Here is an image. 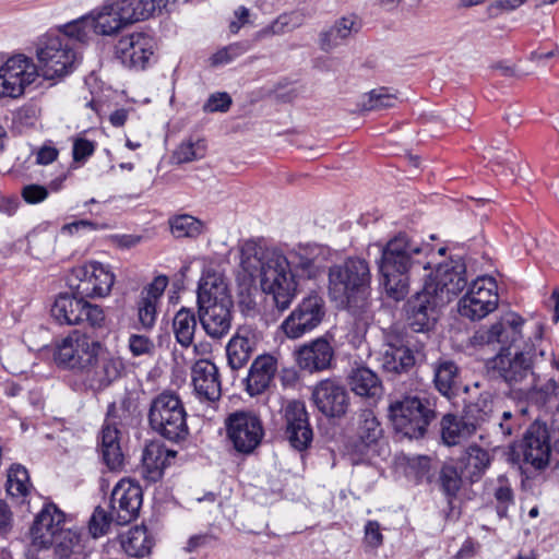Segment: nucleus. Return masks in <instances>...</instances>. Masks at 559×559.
<instances>
[{
	"label": "nucleus",
	"mask_w": 559,
	"mask_h": 559,
	"mask_svg": "<svg viewBox=\"0 0 559 559\" xmlns=\"http://www.w3.org/2000/svg\"><path fill=\"white\" fill-rule=\"evenodd\" d=\"M49 195L46 187L40 185H27L22 190V197L28 204H37L45 201Z\"/></svg>",
	"instance_id": "nucleus-64"
},
{
	"label": "nucleus",
	"mask_w": 559,
	"mask_h": 559,
	"mask_svg": "<svg viewBox=\"0 0 559 559\" xmlns=\"http://www.w3.org/2000/svg\"><path fill=\"white\" fill-rule=\"evenodd\" d=\"M147 417L150 427L169 441L179 442L189 433L186 408L175 393L163 392L153 399Z\"/></svg>",
	"instance_id": "nucleus-5"
},
{
	"label": "nucleus",
	"mask_w": 559,
	"mask_h": 559,
	"mask_svg": "<svg viewBox=\"0 0 559 559\" xmlns=\"http://www.w3.org/2000/svg\"><path fill=\"white\" fill-rule=\"evenodd\" d=\"M100 346L102 344L99 342L74 331L58 346L56 360L66 368L83 373Z\"/></svg>",
	"instance_id": "nucleus-17"
},
{
	"label": "nucleus",
	"mask_w": 559,
	"mask_h": 559,
	"mask_svg": "<svg viewBox=\"0 0 559 559\" xmlns=\"http://www.w3.org/2000/svg\"><path fill=\"white\" fill-rule=\"evenodd\" d=\"M559 431L546 423L535 420L530 425L520 444L523 464L534 471H543L549 464L552 444L557 443Z\"/></svg>",
	"instance_id": "nucleus-9"
},
{
	"label": "nucleus",
	"mask_w": 559,
	"mask_h": 559,
	"mask_svg": "<svg viewBox=\"0 0 559 559\" xmlns=\"http://www.w3.org/2000/svg\"><path fill=\"white\" fill-rule=\"evenodd\" d=\"M441 438L447 445H456L466 441L477 432L476 424H473L463 414L456 416L447 414L441 419Z\"/></svg>",
	"instance_id": "nucleus-35"
},
{
	"label": "nucleus",
	"mask_w": 559,
	"mask_h": 559,
	"mask_svg": "<svg viewBox=\"0 0 559 559\" xmlns=\"http://www.w3.org/2000/svg\"><path fill=\"white\" fill-rule=\"evenodd\" d=\"M462 474L471 483L478 481L490 465L489 453L478 445H469L463 459Z\"/></svg>",
	"instance_id": "nucleus-40"
},
{
	"label": "nucleus",
	"mask_w": 559,
	"mask_h": 559,
	"mask_svg": "<svg viewBox=\"0 0 559 559\" xmlns=\"http://www.w3.org/2000/svg\"><path fill=\"white\" fill-rule=\"evenodd\" d=\"M424 285V288L413 296L406 304L407 321L411 329L415 332H428L437 323L441 309L448 305Z\"/></svg>",
	"instance_id": "nucleus-16"
},
{
	"label": "nucleus",
	"mask_w": 559,
	"mask_h": 559,
	"mask_svg": "<svg viewBox=\"0 0 559 559\" xmlns=\"http://www.w3.org/2000/svg\"><path fill=\"white\" fill-rule=\"evenodd\" d=\"M382 436L380 421L371 409H364L358 415L357 437L364 444H374Z\"/></svg>",
	"instance_id": "nucleus-46"
},
{
	"label": "nucleus",
	"mask_w": 559,
	"mask_h": 559,
	"mask_svg": "<svg viewBox=\"0 0 559 559\" xmlns=\"http://www.w3.org/2000/svg\"><path fill=\"white\" fill-rule=\"evenodd\" d=\"M317 408L326 417H342L349 405V396L345 386L335 379L320 381L312 392Z\"/></svg>",
	"instance_id": "nucleus-22"
},
{
	"label": "nucleus",
	"mask_w": 559,
	"mask_h": 559,
	"mask_svg": "<svg viewBox=\"0 0 559 559\" xmlns=\"http://www.w3.org/2000/svg\"><path fill=\"white\" fill-rule=\"evenodd\" d=\"M364 542L371 549H377L383 544V534L378 521L369 520L364 527Z\"/></svg>",
	"instance_id": "nucleus-61"
},
{
	"label": "nucleus",
	"mask_w": 559,
	"mask_h": 559,
	"mask_svg": "<svg viewBox=\"0 0 559 559\" xmlns=\"http://www.w3.org/2000/svg\"><path fill=\"white\" fill-rule=\"evenodd\" d=\"M285 436L289 444L298 451L306 450L312 441L313 433L305 404L299 401L290 402L285 409Z\"/></svg>",
	"instance_id": "nucleus-24"
},
{
	"label": "nucleus",
	"mask_w": 559,
	"mask_h": 559,
	"mask_svg": "<svg viewBox=\"0 0 559 559\" xmlns=\"http://www.w3.org/2000/svg\"><path fill=\"white\" fill-rule=\"evenodd\" d=\"M95 143L84 138H76L73 142L72 155L74 162L84 163L94 154Z\"/></svg>",
	"instance_id": "nucleus-63"
},
{
	"label": "nucleus",
	"mask_w": 559,
	"mask_h": 559,
	"mask_svg": "<svg viewBox=\"0 0 559 559\" xmlns=\"http://www.w3.org/2000/svg\"><path fill=\"white\" fill-rule=\"evenodd\" d=\"M277 372V359L269 354L258 356L249 368L246 378V391L250 396L265 392L274 381Z\"/></svg>",
	"instance_id": "nucleus-29"
},
{
	"label": "nucleus",
	"mask_w": 559,
	"mask_h": 559,
	"mask_svg": "<svg viewBox=\"0 0 559 559\" xmlns=\"http://www.w3.org/2000/svg\"><path fill=\"white\" fill-rule=\"evenodd\" d=\"M85 299L86 297H80L74 292L60 294L51 307V316L60 324L74 325L86 322L93 328L102 326L105 321L104 310Z\"/></svg>",
	"instance_id": "nucleus-10"
},
{
	"label": "nucleus",
	"mask_w": 559,
	"mask_h": 559,
	"mask_svg": "<svg viewBox=\"0 0 559 559\" xmlns=\"http://www.w3.org/2000/svg\"><path fill=\"white\" fill-rule=\"evenodd\" d=\"M66 514L53 503H46L36 515L31 527L32 545L38 549L49 548L63 530Z\"/></svg>",
	"instance_id": "nucleus-23"
},
{
	"label": "nucleus",
	"mask_w": 559,
	"mask_h": 559,
	"mask_svg": "<svg viewBox=\"0 0 559 559\" xmlns=\"http://www.w3.org/2000/svg\"><path fill=\"white\" fill-rule=\"evenodd\" d=\"M255 347L254 333L248 328H240L226 345L228 366L233 370L241 369L250 359Z\"/></svg>",
	"instance_id": "nucleus-32"
},
{
	"label": "nucleus",
	"mask_w": 559,
	"mask_h": 559,
	"mask_svg": "<svg viewBox=\"0 0 559 559\" xmlns=\"http://www.w3.org/2000/svg\"><path fill=\"white\" fill-rule=\"evenodd\" d=\"M38 76L37 67L32 59L17 55L9 58L0 67V97L17 98Z\"/></svg>",
	"instance_id": "nucleus-15"
},
{
	"label": "nucleus",
	"mask_w": 559,
	"mask_h": 559,
	"mask_svg": "<svg viewBox=\"0 0 559 559\" xmlns=\"http://www.w3.org/2000/svg\"><path fill=\"white\" fill-rule=\"evenodd\" d=\"M465 273L466 267L461 260H451L439 264L435 274H429L425 285L430 286L429 288L436 295L442 296L443 301L449 304L453 297L465 288L467 284Z\"/></svg>",
	"instance_id": "nucleus-19"
},
{
	"label": "nucleus",
	"mask_w": 559,
	"mask_h": 559,
	"mask_svg": "<svg viewBox=\"0 0 559 559\" xmlns=\"http://www.w3.org/2000/svg\"><path fill=\"white\" fill-rule=\"evenodd\" d=\"M497 501L496 510L499 518L508 516L509 507L514 504V493L512 488L507 484H500L495 492Z\"/></svg>",
	"instance_id": "nucleus-59"
},
{
	"label": "nucleus",
	"mask_w": 559,
	"mask_h": 559,
	"mask_svg": "<svg viewBox=\"0 0 559 559\" xmlns=\"http://www.w3.org/2000/svg\"><path fill=\"white\" fill-rule=\"evenodd\" d=\"M133 24L146 21L168 9L171 0H122Z\"/></svg>",
	"instance_id": "nucleus-43"
},
{
	"label": "nucleus",
	"mask_w": 559,
	"mask_h": 559,
	"mask_svg": "<svg viewBox=\"0 0 559 559\" xmlns=\"http://www.w3.org/2000/svg\"><path fill=\"white\" fill-rule=\"evenodd\" d=\"M377 246L381 251L377 264L385 293L396 301L403 300L409 292L411 282L427 276L421 272L430 269L427 259L430 246L407 233H399L385 245Z\"/></svg>",
	"instance_id": "nucleus-2"
},
{
	"label": "nucleus",
	"mask_w": 559,
	"mask_h": 559,
	"mask_svg": "<svg viewBox=\"0 0 559 559\" xmlns=\"http://www.w3.org/2000/svg\"><path fill=\"white\" fill-rule=\"evenodd\" d=\"M136 412L135 402L124 395L118 403L108 406L107 416L114 419V424L128 425L132 421Z\"/></svg>",
	"instance_id": "nucleus-53"
},
{
	"label": "nucleus",
	"mask_w": 559,
	"mask_h": 559,
	"mask_svg": "<svg viewBox=\"0 0 559 559\" xmlns=\"http://www.w3.org/2000/svg\"><path fill=\"white\" fill-rule=\"evenodd\" d=\"M295 355L296 361L302 370L317 372L330 368L334 349L325 337H318L302 344Z\"/></svg>",
	"instance_id": "nucleus-26"
},
{
	"label": "nucleus",
	"mask_w": 559,
	"mask_h": 559,
	"mask_svg": "<svg viewBox=\"0 0 559 559\" xmlns=\"http://www.w3.org/2000/svg\"><path fill=\"white\" fill-rule=\"evenodd\" d=\"M197 330V317L192 309L181 307L173 319V331L176 341L182 347H189L193 343Z\"/></svg>",
	"instance_id": "nucleus-42"
},
{
	"label": "nucleus",
	"mask_w": 559,
	"mask_h": 559,
	"mask_svg": "<svg viewBox=\"0 0 559 559\" xmlns=\"http://www.w3.org/2000/svg\"><path fill=\"white\" fill-rule=\"evenodd\" d=\"M462 472L453 465H443L439 473V485L442 492L447 496L449 502L456 497L462 486Z\"/></svg>",
	"instance_id": "nucleus-51"
},
{
	"label": "nucleus",
	"mask_w": 559,
	"mask_h": 559,
	"mask_svg": "<svg viewBox=\"0 0 559 559\" xmlns=\"http://www.w3.org/2000/svg\"><path fill=\"white\" fill-rule=\"evenodd\" d=\"M229 302H233V299L223 276L213 270L204 271L198 285V307Z\"/></svg>",
	"instance_id": "nucleus-30"
},
{
	"label": "nucleus",
	"mask_w": 559,
	"mask_h": 559,
	"mask_svg": "<svg viewBox=\"0 0 559 559\" xmlns=\"http://www.w3.org/2000/svg\"><path fill=\"white\" fill-rule=\"evenodd\" d=\"M426 355L423 347L412 349L408 346L385 345L381 352L380 364L384 371L390 373H406L417 362L424 360Z\"/></svg>",
	"instance_id": "nucleus-28"
},
{
	"label": "nucleus",
	"mask_w": 559,
	"mask_h": 559,
	"mask_svg": "<svg viewBox=\"0 0 559 559\" xmlns=\"http://www.w3.org/2000/svg\"><path fill=\"white\" fill-rule=\"evenodd\" d=\"M325 316V302L318 294L301 299L296 308L282 322L281 330L292 340L310 333L320 325Z\"/></svg>",
	"instance_id": "nucleus-12"
},
{
	"label": "nucleus",
	"mask_w": 559,
	"mask_h": 559,
	"mask_svg": "<svg viewBox=\"0 0 559 559\" xmlns=\"http://www.w3.org/2000/svg\"><path fill=\"white\" fill-rule=\"evenodd\" d=\"M66 39L67 37L47 34L38 43L36 56L46 80L63 78L80 63L81 52L75 46H69Z\"/></svg>",
	"instance_id": "nucleus-6"
},
{
	"label": "nucleus",
	"mask_w": 559,
	"mask_h": 559,
	"mask_svg": "<svg viewBox=\"0 0 559 559\" xmlns=\"http://www.w3.org/2000/svg\"><path fill=\"white\" fill-rule=\"evenodd\" d=\"M94 33V21L91 12L87 15L73 20L59 28L57 37H67L69 46H75L80 51L82 45H86Z\"/></svg>",
	"instance_id": "nucleus-38"
},
{
	"label": "nucleus",
	"mask_w": 559,
	"mask_h": 559,
	"mask_svg": "<svg viewBox=\"0 0 559 559\" xmlns=\"http://www.w3.org/2000/svg\"><path fill=\"white\" fill-rule=\"evenodd\" d=\"M27 242L29 253L37 259L45 258L51 251L52 240L49 235L31 233Z\"/></svg>",
	"instance_id": "nucleus-57"
},
{
	"label": "nucleus",
	"mask_w": 559,
	"mask_h": 559,
	"mask_svg": "<svg viewBox=\"0 0 559 559\" xmlns=\"http://www.w3.org/2000/svg\"><path fill=\"white\" fill-rule=\"evenodd\" d=\"M193 391L200 401L216 402L222 395L218 368L209 359L197 360L191 368Z\"/></svg>",
	"instance_id": "nucleus-25"
},
{
	"label": "nucleus",
	"mask_w": 559,
	"mask_h": 559,
	"mask_svg": "<svg viewBox=\"0 0 559 559\" xmlns=\"http://www.w3.org/2000/svg\"><path fill=\"white\" fill-rule=\"evenodd\" d=\"M371 273L369 263L360 258H347L333 264L328 273V293L336 307L360 317L370 305Z\"/></svg>",
	"instance_id": "nucleus-3"
},
{
	"label": "nucleus",
	"mask_w": 559,
	"mask_h": 559,
	"mask_svg": "<svg viewBox=\"0 0 559 559\" xmlns=\"http://www.w3.org/2000/svg\"><path fill=\"white\" fill-rule=\"evenodd\" d=\"M463 414L473 424H476V428L479 429L492 416L491 394L489 392H481L476 401L468 402L465 405Z\"/></svg>",
	"instance_id": "nucleus-48"
},
{
	"label": "nucleus",
	"mask_w": 559,
	"mask_h": 559,
	"mask_svg": "<svg viewBox=\"0 0 559 559\" xmlns=\"http://www.w3.org/2000/svg\"><path fill=\"white\" fill-rule=\"evenodd\" d=\"M459 378V367L449 359H439L433 365L436 389L444 396H450Z\"/></svg>",
	"instance_id": "nucleus-45"
},
{
	"label": "nucleus",
	"mask_w": 559,
	"mask_h": 559,
	"mask_svg": "<svg viewBox=\"0 0 559 559\" xmlns=\"http://www.w3.org/2000/svg\"><path fill=\"white\" fill-rule=\"evenodd\" d=\"M396 103L397 96L395 94L390 93L386 87H380L364 95L359 106L361 110L372 111L392 108Z\"/></svg>",
	"instance_id": "nucleus-50"
},
{
	"label": "nucleus",
	"mask_w": 559,
	"mask_h": 559,
	"mask_svg": "<svg viewBox=\"0 0 559 559\" xmlns=\"http://www.w3.org/2000/svg\"><path fill=\"white\" fill-rule=\"evenodd\" d=\"M360 28L359 20L350 14L338 19L333 26L320 34V46L324 51H330L337 47L352 33H357Z\"/></svg>",
	"instance_id": "nucleus-37"
},
{
	"label": "nucleus",
	"mask_w": 559,
	"mask_h": 559,
	"mask_svg": "<svg viewBox=\"0 0 559 559\" xmlns=\"http://www.w3.org/2000/svg\"><path fill=\"white\" fill-rule=\"evenodd\" d=\"M156 304L152 298L142 297L138 304L139 322L143 329H151L156 321Z\"/></svg>",
	"instance_id": "nucleus-60"
},
{
	"label": "nucleus",
	"mask_w": 559,
	"mask_h": 559,
	"mask_svg": "<svg viewBox=\"0 0 559 559\" xmlns=\"http://www.w3.org/2000/svg\"><path fill=\"white\" fill-rule=\"evenodd\" d=\"M142 488L131 479L118 481L110 495L111 516L119 525H124L138 518L142 506Z\"/></svg>",
	"instance_id": "nucleus-18"
},
{
	"label": "nucleus",
	"mask_w": 559,
	"mask_h": 559,
	"mask_svg": "<svg viewBox=\"0 0 559 559\" xmlns=\"http://www.w3.org/2000/svg\"><path fill=\"white\" fill-rule=\"evenodd\" d=\"M227 439L241 454L252 453L261 443L264 429L259 416L251 412L238 411L225 419Z\"/></svg>",
	"instance_id": "nucleus-11"
},
{
	"label": "nucleus",
	"mask_w": 559,
	"mask_h": 559,
	"mask_svg": "<svg viewBox=\"0 0 559 559\" xmlns=\"http://www.w3.org/2000/svg\"><path fill=\"white\" fill-rule=\"evenodd\" d=\"M155 49L156 43L152 36L135 32L118 39L114 55L124 67L144 70L156 61Z\"/></svg>",
	"instance_id": "nucleus-14"
},
{
	"label": "nucleus",
	"mask_w": 559,
	"mask_h": 559,
	"mask_svg": "<svg viewBox=\"0 0 559 559\" xmlns=\"http://www.w3.org/2000/svg\"><path fill=\"white\" fill-rule=\"evenodd\" d=\"M249 48L250 45L246 41L230 44L219 49L211 57V64L215 67L227 64L247 52Z\"/></svg>",
	"instance_id": "nucleus-55"
},
{
	"label": "nucleus",
	"mask_w": 559,
	"mask_h": 559,
	"mask_svg": "<svg viewBox=\"0 0 559 559\" xmlns=\"http://www.w3.org/2000/svg\"><path fill=\"white\" fill-rule=\"evenodd\" d=\"M115 521L111 516V511L109 514L102 509L100 507H97L90 521H88V532L94 537H100L108 533L111 522Z\"/></svg>",
	"instance_id": "nucleus-56"
},
{
	"label": "nucleus",
	"mask_w": 559,
	"mask_h": 559,
	"mask_svg": "<svg viewBox=\"0 0 559 559\" xmlns=\"http://www.w3.org/2000/svg\"><path fill=\"white\" fill-rule=\"evenodd\" d=\"M55 559H84L86 556L82 535L73 530H62L56 537Z\"/></svg>",
	"instance_id": "nucleus-39"
},
{
	"label": "nucleus",
	"mask_w": 559,
	"mask_h": 559,
	"mask_svg": "<svg viewBox=\"0 0 559 559\" xmlns=\"http://www.w3.org/2000/svg\"><path fill=\"white\" fill-rule=\"evenodd\" d=\"M121 550L129 557L143 559L151 555L155 540L146 526L138 525L119 535Z\"/></svg>",
	"instance_id": "nucleus-34"
},
{
	"label": "nucleus",
	"mask_w": 559,
	"mask_h": 559,
	"mask_svg": "<svg viewBox=\"0 0 559 559\" xmlns=\"http://www.w3.org/2000/svg\"><path fill=\"white\" fill-rule=\"evenodd\" d=\"M32 484L29 483V476L27 469L22 465H12L8 471V478L5 489L9 496L15 499H24L29 493Z\"/></svg>",
	"instance_id": "nucleus-47"
},
{
	"label": "nucleus",
	"mask_w": 559,
	"mask_h": 559,
	"mask_svg": "<svg viewBox=\"0 0 559 559\" xmlns=\"http://www.w3.org/2000/svg\"><path fill=\"white\" fill-rule=\"evenodd\" d=\"M123 369L121 358L100 346L83 372L84 381L93 391H102L118 380Z\"/></svg>",
	"instance_id": "nucleus-20"
},
{
	"label": "nucleus",
	"mask_w": 559,
	"mask_h": 559,
	"mask_svg": "<svg viewBox=\"0 0 559 559\" xmlns=\"http://www.w3.org/2000/svg\"><path fill=\"white\" fill-rule=\"evenodd\" d=\"M98 447L103 462L110 471H118L122 467L124 457L120 448L119 430L115 424L103 426Z\"/></svg>",
	"instance_id": "nucleus-36"
},
{
	"label": "nucleus",
	"mask_w": 559,
	"mask_h": 559,
	"mask_svg": "<svg viewBox=\"0 0 559 559\" xmlns=\"http://www.w3.org/2000/svg\"><path fill=\"white\" fill-rule=\"evenodd\" d=\"M170 234L176 239H195L204 233L205 224L190 214H175L168 218Z\"/></svg>",
	"instance_id": "nucleus-44"
},
{
	"label": "nucleus",
	"mask_w": 559,
	"mask_h": 559,
	"mask_svg": "<svg viewBox=\"0 0 559 559\" xmlns=\"http://www.w3.org/2000/svg\"><path fill=\"white\" fill-rule=\"evenodd\" d=\"M128 347L133 357L152 356L155 350L153 341L141 334H131L128 340Z\"/></svg>",
	"instance_id": "nucleus-58"
},
{
	"label": "nucleus",
	"mask_w": 559,
	"mask_h": 559,
	"mask_svg": "<svg viewBox=\"0 0 559 559\" xmlns=\"http://www.w3.org/2000/svg\"><path fill=\"white\" fill-rule=\"evenodd\" d=\"M241 266L250 277H260L262 290L272 296L278 312L287 310L297 296V277L313 280L322 272L313 257L294 253L290 260L281 249L253 241L242 248Z\"/></svg>",
	"instance_id": "nucleus-1"
},
{
	"label": "nucleus",
	"mask_w": 559,
	"mask_h": 559,
	"mask_svg": "<svg viewBox=\"0 0 559 559\" xmlns=\"http://www.w3.org/2000/svg\"><path fill=\"white\" fill-rule=\"evenodd\" d=\"M525 321L514 312H508L496 321L499 331V342L501 349L510 350L512 346L522 337V330Z\"/></svg>",
	"instance_id": "nucleus-41"
},
{
	"label": "nucleus",
	"mask_w": 559,
	"mask_h": 559,
	"mask_svg": "<svg viewBox=\"0 0 559 559\" xmlns=\"http://www.w3.org/2000/svg\"><path fill=\"white\" fill-rule=\"evenodd\" d=\"M533 382L534 377L526 383L523 393L535 403L545 405L559 397V383L555 379L549 378L539 384H533Z\"/></svg>",
	"instance_id": "nucleus-49"
},
{
	"label": "nucleus",
	"mask_w": 559,
	"mask_h": 559,
	"mask_svg": "<svg viewBox=\"0 0 559 559\" xmlns=\"http://www.w3.org/2000/svg\"><path fill=\"white\" fill-rule=\"evenodd\" d=\"M94 33L102 36H116L133 25L122 0H107L91 11Z\"/></svg>",
	"instance_id": "nucleus-21"
},
{
	"label": "nucleus",
	"mask_w": 559,
	"mask_h": 559,
	"mask_svg": "<svg viewBox=\"0 0 559 559\" xmlns=\"http://www.w3.org/2000/svg\"><path fill=\"white\" fill-rule=\"evenodd\" d=\"M499 326L496 322L491 325H481L477 329L469 338V344L474 348H484L486 346L500 345L499 342Z\"/></svg>",
	"instance_id": "nucleus-54"
},
{
	"label": "nucleus",
	"mask_w": 559,
	"mask_h": 559,
	"mask_svg": "<svg viewBox=\"0 0 559 559\" xmlns=\"http://www.w3.org/2000/svg\"><path fill=\"white\" fill-rule=\"evenodd\" d=\"M347 381L350 390L358 396L376 401L383 394L382 381L368 367L358 366L352 368L347 376Z\"/></svg>",
	"instance_id": "nucleus-33"
},
{
	"label": "nucleus",
	"mask_w": 559,
	"mask_h": 559,
	"mask_svg": "<svg viewBox=\"0 0 559 559\" xmlns=\"http://www.w3.org/2000/svg\"><path fill=\"white\" fill-rule=\"evenodd\" d=\"M497 284L491 277H478L459 301V313L472 321L481 320L498 307Z\"/></svg>",
	"instance_id": "nucleus-13"
},
{
	"label": "nucleus",
	"mask_w": 559,
	"mask_h": 559,
	"mask_svg": "<svg viewBox=\"0 0 559 559\" xmlns=\"http://www.w3.org/2000/svg\"><path fill=\"white\" fill-rule=\"evenodd\" d=\"M532 349L500 350L487 361L488 371L501 378L510 388L523 392L526 383L533 378Z\"/></svg>",
	"instance_id": "nucleus-7"
},
{
	"label": "nucleus",
	"mask_w": 559,
	"mask_h": 559,
	"mask_svg": "<svg viewBox=\"0 0 559 559\" xmlns=\"http://www.w3.org/2000/svg\"><path fill=\"white\" fill-rule=\"evenodd\" d=\"M234 302L198 307V317L207 336L219 340L231 329Z\"/></svg>",
	"instance_id": "nucleus-27"
},
{
	"label": "nucleus",
	"mask_w": 559,
	"mask_h": 559,
	"mask_svg": "<svg viewBox=\"0 0 559 559\" xmlns=\"http://www.w3.org/2000/svg\"><path fill=\"white\" fill-rule=\"evenodd\" d=\"M176 452L159 442L148 443L142 453L141 474L148 483L158 481Z\"/></svg>",
	"instance_id": "nucleus-31"
},
{
	"label": "nucleus",
	"mask_w": 559,
	"mask_h": 559,
	"mask_svg": "<svg viewBox=\"0 0 559 559\" xmlns=\"http://www.w3.org/2000/svg\"><path fill=\"white\" fill-rule=\"evenodd\" d=\"M206 153V144L202 139H188L180 143L174 152V158L177 163H190L203 158Z\"/></svg>",
	"instance_id": "nucleus-52"
},
{
	"label": "nucleus",
	"mask_w": 559,
	"mask_h": 559,
	"mask_svg": "<svg viewBox=\"0 0 559 559\" xmlns=\"http://www.w3.org/2000/svg\"><path fill=\"white\" fill-rule=\"evenodd\" d=\"M115 283V274L108 265L93 261L72 269L68 286L80 297L104 298Z\"/></svg>",
	"instance_id": "nucleus-8"
},
{
	"label": "nucleus",
	"mask_w": 559,
	"mask_h": 559,
	"mask_svg": "<svg viewBox=\"0 0 559 559\" xmlns=\"http://www.w3.org/2000/svg\"><path fill=\"white\" fill-rule=\"evenodd\" d=\"M436 416L433 403L418 395H405L389 405L394 429L409 439L423 438Z\"/></svg>",
	"instance_id": "nucleus-4"
},
{
	"label": "nucleus",
	"mask_w": 559,
	"mask_h": 559,
	"mask_svg": "<svg viewBox=\"0 0 559 559\" xmlns=\"http://www.w3.org/2000/svg\"><path fill=\"white\" fill-rule=\"evenodd\" d=\"M231 105V97L227 93H214L203 105L205 112H226Z\"/></svg>",
	"instance_id": "nucleus-62"
}]
</instances>
